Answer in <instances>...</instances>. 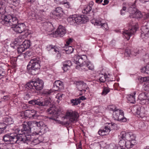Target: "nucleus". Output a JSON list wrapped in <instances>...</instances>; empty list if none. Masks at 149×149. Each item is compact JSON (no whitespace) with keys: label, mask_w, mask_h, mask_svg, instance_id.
<instances>
[{"label":"nucleus","mask_w":149,"mask_h":149,"mask_svg":"<svg viewBox=\"0 0 149 149\" xmlns=\"http://www.w3.org/2000/svg\"><path fill=\"white\" fill-rule=\"evenodd\" d=\"M21 54L19 55V56H20L21 57V58L22 59L24 58H25L26 57H27V55H26V54L24 53H20Z\"/></svg>","instance_id":"nucleus-61"},{"label":"nucleus","mask_w":149,"mask_h":149,"mask_svg":"<svg viewBox=\"0 0 149 149\" xmlns=\"http://www.w3.org/2000/svg\"><path fill=\"white\" fill-rule=\"evenodd\" d=\"M66 33L65 28L62 25H59L55 32V34L59 36H63Z\"/></svg>","instance_id":"nucleus-16"},{"label":"nucleus","mask_w":149,"mask_h":149,"mask_svg":"<svg viewBox=\"0 0 149 149\" xmlns=\"http://www.w3.org/2000/svg\"><path fill=\"white\" fill-rule=\"evenodd\" d=\"M95 25L97 26H100L103 29L108 30V25L107 23H102V21H99L95 20Z\"/></svg>","instance_id":"nucleus-25"},{"label":"nucleus","mask_w":149,"mask_h":149,"mask_svg":"<svg viewBox=\"0 0 149 149\" xmlns=\"http://www.w3.org/2000/svg\"><path fill=\"white\" fill-rule=\"evenodd\" d=\"M74 22L77 24H81V22L82 21V17L81 16H77L74 15Z\"/></svg>","instance_id":"nucleus-41"},{"label":"nucleus","mask_w":149,"mask_h":149,"mask_svg":"<svg viewBox=\"0 0 149 149\" xmlns=\"http://www.w3.org/2000/svg\"><path fill=\"white\" fill-rule=\"evenodd\" d=\"M80 67L79 69L83 71H87L88 70H93L94 69L93 65L90 62H86L82 65H78Z\"/></svg>","instance_id":"nucleus-12"},{"label":"nucleus","mask_w":149,"mask_h":149,"mask_svg":"<svg viewBox=\"0 0 149 149\" xmlns=\"http://www.w3.org/2000/svg\"><path fill=\"white\" fill-rule=\"evenodd\" d=\"M40 62L39 58H34L30 60L27 66V68L30 74L34 75L37 73L36 71L40 68Z\"/></svg>","instance_id":"nucleus-3"},{"label":"nucleus","mask_w":149,"mask_h":149,"mask_svg":"<svg viewBox=\"0 0 149 149\" xmlns=\"http://www.w3.org/2000/svg\"><path fill=\"white\" fill-rule=\"evenodd\" d=\"M143 88L145 91H149V82H146L145 83L143 86Z\"/></svg>","instance_id":"nucleus-47"},{"label":"nucleus","mask_w":149,"mask_h":149,"mask_svg":"<svg viewBox=\"0 0 149 149\" xmlns=\"http://www.w3.org/2000/svg\"><path fill=\"white\" fill-rule=\"evenodd\" d=\"M58 118V116H52L49 118V119H52L54 120H55L56 123L62 124V125H65V124H67V122H65V123H64L62 121H60L59 120H58L56 119Z\"/></svg>","instance_id":"nucleus-30"},{"label":"nucleus","mask_w":149,"mask_h":149,"mask_svg":"<svg viewBox=\"0 0 149 149\" xmlns=\"http://www.w3.org/2000/svg\"><path fill=\"white\" fill-rule=\"evenodd\" d=\"M111 131L109 125H106L103 129H100L98 132V134L100 136H103L107 135Z\"/></svg>","instance_id":"nucleus-18"},{"label":"nucleus","mask_w":149,"mask_h":149,"mask_svg":"<svg viewBox=\"0 0 149 149\" xmlns=\"http://www.w3.org/2000/svg\"><path fill=\"white\" fill-rule=\"evenodd\" d=\"M68 22L71 25H73L75 23L74 22V16L70 17H68Z\"/></svg>","instance_id":"nucleus-42"},{"label":"nucleus","mask_w":149,"mask_h":149,"mask_svg":"<svg viewBox=\"0 0 149 149\" xmlns=\"http://www.w3.org/2000/svg\"><path fill=\"white\" fill-rule=\"evenodd\" d=\"M45 15V12L43 10H39L35 16L36 19L42 21L44 18Z\"/></svg>","instance_id":"nucleus-19"},{"label":"nucleus","mask_w":149,"mask_h":149,"mask_svg":"<svg viewBox=\"0 0 149 149\" xmlns=\"http://www.w3.org/2000/svg\"><path fill=\"white\" fill-rule=\"evenodd\" d=\"M9 17L10 16L9 15H2L0 19V23L5 26H8Z\"/></svg>","instance_id":"nucleus-17"},{"label":"nucleus","mask_w":149,"mask_h":149,"mask_svg":"<svg viewBox=\"0 0 149 149\" xmlns=\"http://www.w3.org/2000/svg\"><path fill=\"white\" fill-rule=\"evenodd\" d=\"M84 87H85L83 86L82 87V88H80L78 89V90L79 91V95H81L85 93L86 91V90L89 89V88L87 86H85Z\"/></svg>","instance_id":"nucleus-35"},{"label":"nucleus","mask_w":149,"mask_h":149,"mask_svg":"<svg viewBox=\"0 0 149 149\" xmlns=\"http://www.w3.org/2000/svg\"><path fill=\"white\" fill-rule=\"evenodd\" d=\"M129 25L130 28L128 30H125L123 32V35L127 40H129L130 37L134 34L138 28V24H134L132 21H130Z\"/></svg>","instance_id":"nucleus-5"},{"label":"nucleus","mask_w":149,"mask_h":149,"mask_svg":"<svg viewBox=\"0 0 149 149\" xmlns=\"http://www.w3.org/2000/svg\"><path fill=\"white\" fill-rule=\"evenodd\" d=\"M109 91L110 90L109 88L107 87H104L103 89L101 94L102 95H105L109 92Z\"/></svg>","instance_id":"nucleus-45"},{"label":"nucleus","mask_w":149,"mask_h":149,"mask_svg":"<svg viewBox=\"0 0 149 149\" xmlns=\"http://www.w3.org/2000/svg\"><path fill=\"white\" fill-rule=\"evenodd\" d=\"M3 121L6 125H10L13 123V120L9 116H6L3 118Z\"/></svg>","instance_id":"nucleus-27"},{"label":"nucleus","mask_w":149,"mask_h":149,"mask_svg":"<svg viewBox=\"0 0 149 149\" xmlns=\"http://www.w3.org/2000/svg\"><path fill=\"white\" fill-rule=\"evenodd\" d=\"M5 75L6 73L4 70L1 68L0 67V79L2 78Z\"/></svg>","instance_id":"nucleus-49"},{"label":"nucleus","mask_w":149,"mask_h":149,"mask_svg":"<svg viewBox=\"0 0 149 149\" xmlns=\"http://www.w3.org/2000/svg\"><path fill=\"white\" fill-rule=\"evenodd\" d=\"M142 33L141 36L142 38L147 39L148 37L149 33V22H148L145 26H143L141 28Z\"/></svg>","instance_id":"nucleus-11"},{"label":"nucleus","mask_w":149,"mask_h":149,"mask_svg":"<svg viewBox=\"0 0 149 149\" xmlns=\"http://www.w3.org/2000/svg\"><path fill=\"white\" fill-rule=\"evenodd\" d=\"M129 136V133H126L124 131H123L121 132L120 136L122 139H124L127 140V139Z\"/></svg>","instance_id":"nucleus-29"},{"label":"nucleus","mask_w":149,"mask_h":149,"mask_svg":"<svg viewBox=\"0 0 149 149\" xmlns=\"http://www.w3.org/2000/svg\"><path fill=\"white\" fill-rule=\"evenodd\" d=\"M129 135L130 136L127 139V140H132V141H135V136L134 134L129 133Z\"/></svg>","instance_id":"nucleus-50"},{"label":"nucleus","mask_w":149,"mask_h":149,"mask_svg":"<svg viewBox=\"0 0 149 149\" xmlns=\"http://www.w3.org/2000/svg\"><path fill=\"white\" fill-rule=\"evenodd\" d=\"M68 49H67V47H66V49H65L67 53L69 54L73 52V49L71 46H69L68 45Z\"/></svg>","instance_id":"nucleus-44"},{"label":"nucleus","mask_w":149,"mask_h":149,"mask_svg":"<svg viewBox=\"0 0 149 149\" xmlns=\"http://www.w3.org/2000/svg\"><path fill=\"white\" fill-rule=\"evenodd\" d=\"M53 91L51 89L50 90H47L43 92V93L46 96H48L51 95L52 93H53Z\"/></svg>","instance_id":"nucleus-52"},{"label":"nucleus","mask_w":149,"mask_h":149,"mask_svg":"<svg viewBox=\"0 0 149 149\" xmlns=\"http://www.w3.org/2000/svg\"><path fill=\"white\" fill-rule=\"evenodd\" d=\"M55 1H57L56 0H54ZM58 3L59 4H67V5H69V3L67 1V0H64L62 1V0H58Z\"/></svg>","instance_id":"nucleus-51"},{"label":"nucleus","mask_w":149,"mask_h":149,"mask_svg":"<svg viewBox=\"0 0 149 149\" xmlns=\"http://www.w3.org/2000/svg\"><path fill=\"white\" fill-rule=\"evenodd\" d=\"M81 102V101H79V100L77 98L72 99L70 100V103L72 104V106L77 105Z\"/></svg>","instance_id":"nucleus-40"},{"label":"nucleus","mask_w":149,"mask_h":149,"mask_svg":"<svg viewBox=\"0 0 149 149\" xmlns=\"http://www.w3.org/2000/svg\"><path fill=\"white\" fill-rule=\"evenodd\" d=\"M26 111L30 114H31V113H33L31 114V115L33 116H35L36 113V111L34 110H27Z\"/></svg>","instance_id":"nucleus-55"},{"label":"nucleus","mask_w":149,"mask_h":149,"mask_svg":"<svg viewBox=\"0 0 149 149\" xmlns=\"http://www.w3.org/2000/svg\"><path fill=\"white\" fill-rule=\"evenodd\" d=\"M10 99V97L6 95L4 96L3 98H1L2 101H7Z\"/></svg>","instance_id":"nucleus-59"},{"label":"nucleus","mask_w":149,"mask_h":149,"mask_svg":"<svg viewBox=\"0 0 149 149\" xmlns=\"http://www.w3.org/2000/svg\"><path fill=\"white\" fill-rule=\"evenodd\" d=\"M13 30L17 33H21L24 31H25L26 26L23 23H20L18 25L12 27Z\"/></svg>","instance_id":"nucleus-13"},{"label":"nucleus","mask_w":149,"mask_h":149,"mask_svg":"<svg viewBox=\"0 0 149 149\" xmlns=\"http://www.w3.org/2000/svg\"><path fill=\"white\" fill-rule=\"evenodd\" d=\"M47 111L49 114L57 116L62 112V108L59 106H53L48 109Z\"/></svg>","instance_id":"nucleus-8"},{"label":"nucleus","mask_w":149,"mask_h":149,"mask_svg":"<svg viewBox=\"0 0 149 149\" xmlns=\"http://www.w3.org/2000/svg\"><path fill=\"white\" fill-rule=\"evenodd\" d=\"M6 125L4 123H1L0 125V127H3L4 126H5L6 127H5V128H4V129H2L1 130H0V134L1 133H2V132H3V130H4L6 128Z\"/></svg>","instance_id":"nucleus-57"},{"label":"nucleus","mask_w":149,"mask_h":149,"mask_svg":"<svg viewBox=\"0 0 149 149\" xmlns=\"http://www.w3.org/2000/svg\"><path fill=\"white\" fill-rule=\"evenodd\" d=\"M8 3L10 4H12L14 5L16 3V2L14 0H8Z\"/></svg>","instance_id":"nucleus-60"},{"label":"nucleus","mask_w":149,"mask_h":149,"mask_svg":"<svg viewBox=\"0 0 149 149\" xmlns=\"http://www.w3.org/2000/svg\"><path fill=\"white\" fill-rule=\"evenodd\" d=\"M18 23V20L16 17H12L10 16L9 17L8 26H16Z\"/></svg>","instance_id":"nucleus-20"},{"label":"nucleus","mask_w":149,"mask_h":149,"mask_svg":"<svg viewBox=\"0 0 149 149\" xmlns=\"http://www.w3.org/2000/svg\"><path fill=\"white\" fill-rule=\"evenodd\" d=\"M132 142H134V144L132 143V142H130V140H126L125 147L127 148L132 147L133 146L135 145L136 144L135 141H133Z\"/></svg>","instance_id":"nucleus-31"},{"label":"nucleus","mask_w":149,"mask_h":149,"mask_svg":"<svg viewBox=\"0 0 149 149\" xmlns=\"http://www.w3.org/2000/svg\"><path fill=\"white\" fill-rule=\"evenodd\" d=\"M44 82L41 79H38L34 81H30L26 84V86L28 87L29 93L26 94V95L27 97H30L31 95V93H36V91H40L43 88Z\"/></svg>","instance_id":"nucleus-2"},{"label":"nucleus","mask_w":149,"mask_h":149,"mask_svg":"<svg viewBox=\"0 0 149 149\" xmlns=\"http://www.w3.org/2000/svg\"><path fill=\"white\" fill-rule=\"evenodd\" d=\"M107 76L103 74H101L100 76L99 80L101 82H104L106 81Z\"/></svg>","instance_id":"nucleus-48"},{"label":"nucleus","mask_w":149,"mask_h":149,"mask_svg":"<svg viewBox=\"0 0 149 149\" xmlns=\"http://www.w3.org/2000/svg\"><path fill=\"white\" fill-rule=\"evenodd\" d=\"M134 108L136 110L135 113L141 117H143L146 112L145 108L142 107H141L140 106H138L135 107Z\"/></svg>","instance_id":"nucleus-15"},{"label":"nucleus","mask_w":149,"mask_h":149,"mask_svg":"<svg viewBox=\"0 0 149 149\" xmlns=\"http://www.w3.org/2000/svg\"><path fill=\"white\" fill-rule=\"evenodd\" d=\"M53 14L57 17L62 16L63 15L62 9L60 7L56 8V10L53 11Z\"/></svg>","instance_id":"nucleus-23"},{"label":"nucleus","mask_w":149,"mask_h":149,"mask_svg":"<svg viewBox=\"0 0 149 149\" xmlns=\"http://www.w3.org/2000/svg\"><path fill=\"white\" fill-rule=\"evenodd\" d=\"M5 12V9L3 6V3L2 2V4L0 5V14L4 15V13Z\"/></svg>","instance_id":"nucleus-56"},{"label":"nucleus","mask_w":149,"mask_h":149,"mask_svg":"<svg viewBox=\"0 0 149 149\" xmlns=\"http://www.w3.org/2000/svg\"><path fill=\"white\" fill-rule=\"evenodd\" d=\"M143 16L141 13L139 11L137 10L135 13L134 14L132 17L133 18H140Z\"/></svg>","instance_id":"nucleus-37"},{"label":"nucleus","mask_w":149,"mask_h":149,"mask_svg":"<svg viewBox=\"0 0 149 149\" xmlns=\"http://www.w3.org/2000/svg\"><path fill=\"white\" fill-rule=\"evenodd\" d=\"M25 49L24 47L21 45L17 48V51L19 53H21L23 52Z\"/></svg>","instance_id":"nucleus-46"},{"label":"nucleus","mask_w":149,"mask_h":149,"mask_svg":"<svg viewBox=\"0 0 149 149\" xmlns=\"http://www.w3.org/2000/svg\"><path fill=\"white\" fill-rule=\"evenodd\" d=\"M3 140L5 142H10L11 144L19 143V141H21V139L16 131L15 132L4 135L3 136Z\"/></svg>","instance_id":"nucleus-4"},{"label":"nucleus","mask_w":149,"mask_h":149,"mask_svg":"<svg viewBox=\"0 0 149 149\" xmlns=\"http://www.w3.org/2000/svg\"><path fill=\"white\" fill-rule=\"evenodd\" d=\"M139 100V103L142 104H149V97L146 96L145 93H143L140 94L138 97Z\"/></svg>","instance_id":"nucleus-14"},{"label":"nucleus","mask_w":149,"mask_h":149,"mask_svg":"<svg viewBox=\"0 0 149 149\" xmlns=\"http://www.w3.org/2000/svg\"><path fill=\"white\" fill-rule=\"evenodd\" d=\"M72 63L70 60H67L63 62L62 68L64 71H66L72 65Z\"/></svg>","instance_id":"nucleus-22"},{"label":"nucleus","mask_w":149,"mask_h":149,"mask_svg":"<svg viewBox=\"0 0 149 149\" xmlns=\"http://www.w3.org/2000/svg\"><path fill=\"white\" fill-rule=\"evenodd\" d=\"M24 47L25 49L29 48L30 46V42L28 40H25L21 45Z\"/></svg>","instance_id":"nucleus-38"},{"label":"nucleus","mask_w":149,"mask_h":149,"mask_svg":"<svg viewBox=\"0 0 149 149\" xmlns=\"http://www.w3.org/2000/svg\"><path fill=\"white\" fill-rule=\"evenodd\" d=\"M136 94V92L134 91L133 93L127 95V99L130 102L134 103L135 102V97Z\"/></svg>","instance_id":"nucleus-24"},{"label":"nucleus","mask_w":149,"mask_h":149,"mask_svg":"<svg viewBox=\"0 0 149 149\" xmlns=\"http://www.w3.org/2000/svg\"><path fill=\"white\" fill-rule=\"evenodd\" d=\"M22 128L20 130L17 129L16 131L21 139V141L25 143L31 139V129L35 127L39 128V130H36L33 132V135H42L48 131V128L42 121H30L24 122L22 124Z\"/></svg>","instance_id":"nucleus-1"},{"label":"nucleus","mask_w":149,"mask_h":149,"mask_svg":"<svg viewBox=\"0 0 149 149\" xmlns=\"http://www.w3.org/2000/svg\"><path fill=\"white\" fill-rule=\"evenodd\" d=\"M78 114L76 112L70 111L67 112L66 116L65 115L63 116L64 119L66 118L67 116L69 117V121L68 124L70 123H74L77 121L78 118Z\"/></svg>","instance_id":"nucleus-9"},{"label":"nucleus","mask_w":149,"mask_h":149,"mask_svg":"<svg viewBox=\"0 0 149 149\" xmlns=\"http://www.w3.org/2000/svg\"><path fill=\"white\" fill-rule=\"evenodd\" d=\"M141 79L144 82H147L149 81V77H141Z\"/></svg>","instance_id":"nucleus-58"},{"label":"nucleus","mask_w":149,"mask_h":149,"mask_svg":"<svg viewBox=\"0 0 149 149\" xmlns=\"http://www.w3.org/2000/svg\"><path fill=\"white\" fill-rule=\"evenodd\" d=\"M123 111L119 109L114 111L113 113V118L115 120L125 122L127 121V119L124 116Z\"/></svg>","instance_id":"nucleus-6"},{"label":"nucleus","mask_w":149,"mask_h":149,"mask_svg":"<svg viewBox=\"0 0 149 149\" xmlns=\"http://www.w3.org/2000/svg\"><path fill=\"white\" fill-rule=\"evenodd\" d=\"M136 10L137 9L133 6L130 7L129 8V12L130 15H130L131 17L133 16Z\"/></svg>","instance_id":"nucleus-39"},{"label":"nucleus","mask_w":149,"mask_h":149,"mask_svg":"<svg viewBox=\"0 0 149 149\" xmlns=\"http://www.w3.org/2000/svg\"><path fill=\"white\" fill-rule=\"evenodd\" d=\"M139 128L142 131H144L147 128V125L143 122H140L139 124Z\"/></svg>","instance_id":"nucleus-33"},{"label":"nucleus","mask_w":149,"mask_h":149,"mask_svg":"<svg viewBox=\"0 0 149 149\" xmlns=\"http://www.w3.org/2000/svg\"><path fill=\"white\" fill-rule=\"evenodd\" d=\"M92 9V8L90 5L86 7H85L84 9L82 10V12L83 13L85 14H88L89 13Z\"/></svg>","instance_id":"nucleus-34"},{"label":"nucleus","mask_w":149,"mask_h":149,"mask_svg":"<svg viewBox=\"0 0 149 149\" xmlns=\"http://www.w3.org/2000/svg\"><path fill=\"white\" fill-rule=\"evenodd\" d=\"M126 140L124 139H120L119 142V145L120 147H125Z\"/></svg>","instance_id":"nucleus-43"},{"label":"nucleus","mask_w":149,"mask_h":149,"mask_svg":"<svg viewBox=\"0 0 149 149\" xmlns=\"http://www.w3.org/2000/svg\"><path fill=\"white\" fill-rule=\"evenodd\" d=\"M46 49L48 51L51 50L55 52H59V49L56 46H53L52 45H48L46 47Z\"/></svg>","instance_id":"nucleus-28"},{"label":"nucleus","mask_w":149,"mask_h":149,"mask_svg":"<svg viewBox=\"0 0 149 149\" xmlns=\"http://www.w3.org/2000/svg\"><path fill=\"white\" fill-rule=\"evenodd\" d=\"M108 108L110 111H113L118 109H117L114 105H109L108 107Z\"/></svg>","instance_id":"nucleus-54"},{"label":"nucleus","mask_w":149,"mask_h":149,"mask_svg":"<svg viewBox=\"0 0 149 149\" xmlns=\"http://www.w3.org/2000/svg\"><path fill=\"white\" fill-rule=\"evenodd\" d=\"M141 70V72L143 73L149 74V64L142 68Z\"/></svg>","instance_id":"nucleus-36"},{"label":"nucleus","mask_w":149,"mask_h":149,"mask_svg":"<svg viewBox=\"0 0 149 149\" xmlns=\"http://www.w3.org/2000/svg\"><path fill=\"white\" fill-rule=\"evenodd\" d=\"M58 51V52H55L56 53H57V54L56 56V58L58 59H59L60 58L61 56V54L60 52V50L59 49Z\"/></svg>","instance_id":"nucleus-63"},{"label":"nucleus","mask_w":149,"mask_h":149,"mask_svg":"<svg viewBox=\"0 0 149 149\" xmlns=\"http://www.w3.org/2000/svg\"><path fill=\"white\" fill-rule=\"evenodd\" d=\"M125 3H123V7L122 9L120 10V14L122 15H123L125 14V10H126V8L124 5Z\"/></svg>","instance_id":"nucleus-53"},{"label":"nucleus","mask_w":149,"mask_h":149,"mask_svg":"<svg viewBox=\"0 0 149 149\" xmlns=\"http://www.w3.org/2000/svg\"><path fill=\"white\" fill-rule=\"evenodd\" d=\"M63 85V83L60 80H57L55 81L54 83L53 88L54 90L58 91L61 88Z\"/></svg>","instance_id":"nucleus-21"},{"label":"nucleus","mask_w":149,"mask_h":149,"mask_svg":"<svg viewBox=\"0 0 149 149\" xmlns=\"http://www.w3.org/2000/svg\"><path fill=\"white\" fill-rule=\"evenodd\" d=\"M82 21L81 22V24H84L86 23L87 22V19L84 17V16L82 17Z\"/></svg>","instance_id":"nucleus-64"},{"label":"nucleus","mask_w":149,"mask_h":149,"mask_svg":"<svg viewBox=\"0 0 149 149\" xmlns=\"http://www.w3.org/2000/svg\"><path fill=\"white\" fill-rule=\"evenodd\" d=\"M143 18L145 19L149 18V11L145 14L143 16Z\"/></svg>","instance_id":"nucleus-62"},{"label":"nucleus","mask_w":149,"mask_h":149,"mask_svg":"<svg viewBox=\"0 0 149 149\" xmlns=\"http://www.w3.org/2000/svg\"><path fill=\"white\" fill-rule=\"evenodd\" d=\"M45 29L47 32H50L53 31V26L51 23L46 22L45 23Z\"/></svg>","instance_id":"nucleus-26"},{"label":"nucleus","mask_w":149,"mask_h":149,"mask_svg":"<svg viewBox=\"0 0 149 149\" xmlns=\"http://www.w3.org/2000/svg\"><path fill=\"white\" fill-rule=\"evenodd\" d=\"M87 56L86 55H78L74 57V62L77 65H80L87 62Z\"/></svg>","instance_id":"nucleus-10"},{"label":"nucleus","mask_w":149,"mask_h":149,"mask_svg":"<svg viewBox=\"0 0 149 149\" xmlns=\"http://www.w3.org/2000/svg\"><path fill=\"white\" fill-rule=\"evenodd\" d=\"M75 84L77 86V89L80 88L81 86L83 87L86 86L87 85L86 83H84L82 81H77L74 82Z\"/></svg>","instance_id":"nucleus-32"},{"label":"nucleus","mask_w":149,"mask_h":149,"mask_svg":"<svg viewBox=\"0 0 149 149\" xmlns=\"http://www.w3.org/2000/svg\"><path fill=\"white\" fill-rule=\"evenodd\" d=\"M30 104L33 105H37L40 107L47 106L51 104V102L49 100H46L44 101H41L40 100H33L29 101ZM42 109L41 110H43V107H40Z\"/></svg>","instance_id":"nucleus-7"}]
</instances>
